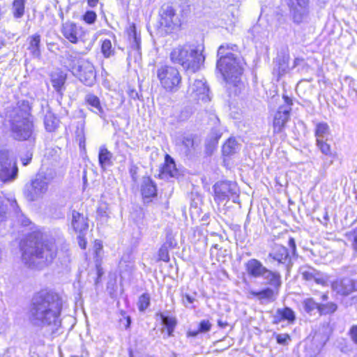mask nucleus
<instances>
[{
	"label": "nucleus",
	"mask_w": 357,
	"mask_h": 357,
	"mask_svg": "<svg viewBox=\"0 0 357 357\" xmlns=\"http://www.w3.org/2000/svg\"><path fill=\"white\" fill-rule=\"evenodd\" d=\"M157 77L166 91L174 92L180 88L181 76L176 67L168 65L160 66L157 70Z\"/></svg>",
	"instance_id": "nucleus-6"
},
{
	"label": "nucleus",
	"mask_w": 357,
	"mask_h": 357,
	"mask_svg": "<svg viewBox=\"0 0 357 357\" xmlns=\"http://www.w3.org/2000/svg\"><path fill=\"white\" fill-rule=\"evenodd\" d=\"M10 205L13 207L15 213H16V218L17 222L22 226H28L31 224V221L29 218L24 216L23 213H21L20 209L16 202V200L13 199L10 202Z\"/></svg>",
	"instance_id": "nucleus-36"
},
{
	"label": "nucleus",
	"mask_w": 357,
	"mask_h": 357,
	"mask_svg": "<svg viewBox=\"0 0 357 357\" xmlns=\"http://www.w3.org/2000/svg\"><path fill=\"white\" fill-rule=\"evenodd\" d=\"M199 333H200V331L198 329L197 331H188L187 335L188 337H196Z\"/></svg>",
	"instance_id": "nucleus-60"
},
{
	"label": "nucleus",
	"mask_w": 357,
	"mask_h": 357,
	"mask_svg": "<svg viewBox=\"0 0 357 357\" xmlns=\"http://www.w3.org/2000/svg\"><path fill=\"white\" fill-rule=\"evenodd\" d=\"M332 289L337 294L344 296L357 291L356 282L349 278L336 280L332 283Z\"/></svg>",
	"instance_id": "nucleus-15"
},
{
	"label": "nucleus",
	"mask_w": 357,
	"mask_h": 357,
	"mask_svg": "<svg viewBox=\"0 0 357 357\" xmlns=\"http://www.w3.org/2000/svg\"><path fill=\"white\" fill-rule=\"evenodd\" d=\"M337 310V305L334 302L319 303V313L320 315L331 314Z\"/></svg>",
	"instance_id": "nucleus-37"
},
{
	"label": "nucleus",
	"mask_w": 357,
	"mask_h": 357,
	"mask_svg": "<svg viewBox=\"0 0 357 357\" xmlns=\"http://www.w3.org/2000/svg\"><path fill=\"white\" fill-rule=\"evenodd\" d=\"M300 273L303 280L306 281H314L317 284H324L326 280L324 275L311 266H303L300 268Z\"/></svg>",
	"instance_id": "nucleus-18"
},
{
	"label": "nucleus",
	"mask_w": 357,
	"mask_h": 357,
	"mask_svg": "<svg viewBox=\"0 0 357 357\" xmlns=\"http://www.w3.org/2000/svg\"><path fill=\"white\" fill-rule=\"evenodd\" d=\"M130 38L132 40V42H131L132 47L135 50H138L139 49L140 38H138L137 36V33H136L135 26H133V29L132 30V33L130 34Z\"/></svg>",
	"instance_id": "nucleus-48"
},
{
	"label": "nucleus",
	"mask_w": 357,
	"mask_h": 357,
	"mask_svg": "<svg viewBox=\"0 0 357 357\" xmlns=\"http://www.w3.org/2000/svg\"><path fill=\"white\" fill-rule=\"evenodd\" d=\"M268 258L284 265L288 268L291 263V257L287 248L282 245L275 244L272 251L268 254Z\"/></svg>",
	"instance_id": "nucleus-16"
},
{
	"label": "nucleus",
	"mask_w": 357,
	"mask_h": 357,
	"mask_svg": "<svg viewBox=\"0 0 357 357\" xmlns=\"http://www.w3.org/2000/svg\"><path fill=\"white\" fill-rule=\"evenodd\" d=\"M162 324L167 328L168 337H171L176 324V319L170 317H165L162 315Z\"/></svg>",
	"instance_id": "nucleus-40"
},
{
	"label": "nucleus",
	"mask_w": 357,
	"mask_h": 357,
	"mask_svg": "<svg viewBox=\"0 0 357 357\" xmlns=\"http://www.w3.org/2000/svg\"><path fill=\"white\" fill-rule=\"evenodd\" d=\"M159 259L163 261L167 262L169 261V255L167 247L164 245H162L158 252Z\"/></svg>",
	"instance_id": "nucleus-47"
},
{
	"label": "nucleus",
	"mask_w": 357,
	"mask_h": 357,
	"mask_svg": "<svg viewBox=\"0 0 357 357\" xmlns=\"http://www.w3.org/2000/svg\"><path fill=\"white\" fill-rule=\"evenodd\" d=\"M181 20L175 10L169 5H163L160 10L159 29L164 33H169L178 29Z\"/></svg>",
	"instance_id": "nucleus-9"
},
{
	"label": "nucleus",
	"mask_w": 357,
	"mask_h": 357,
	"mask_svg": "<svg viewBox=\"0 0 357 357\" xmlns=\"http://www.w3.org/2000/svg\"><path fill=\"white\" fill-rule=\"evenodd\" d=\"M26 0H14L12 4V13L15 18H21L24 14Z\"/></svg>",
	"instance_id": "nucleus-35"
},
{
	"label": "nucleus",
	"mask_w": 357,
	"mask_h": 357,
	"mask_svg": "<svg viewBox=\"0 0 357 357\" xmlns=\"http://www.w3.org/2000/svg\"><path fill=\"white\" fill-rule=\"evenodd\" d=\"M162 174L165 176L177 177L179 175V171L176 167L174 159L168 154L165 158V165L162 169Z\"/></svg>",
	"instance_id": "nucleus-22"
},
{
	"label": "nucleus",
	"mask_w": 357,
	"mask_h": 357,
	"mask_svg": "<svg viewBox=\"0 0 357 357\" xmlns=\"http://www.w3.org/2000/svg\"><path fill=\"white\" fill-rule=\"evenodd\" d=\"M66 79V75L63 71L56 70L51 74V82L57 92H60Z\"/></svg>",
	"instance_id": "nucleus-28"
},
{
	"label": "nucleus",
	"mask_w": 357,
	"mask_h": 357,
	"mask_svg": "<svg viewBox=\"0 0 357 357\" xmlns=\"http://www.w3.org/2000/svg\"><path fill=\"white\" fill-rule=\"evenodd\" d=\"M250 294L252 296L257 297L260 301L264 300L268 302H273L276 299L278 291L271 288H266L259 291H250Z\"/></svg>",
	"instance_id": "nucleus-24"
},
{
	"label": "nucleus",
	"mask_w": 357,
	"mask_h": 357,
	"mask_svg": "<svg viewBox=\"0 0 357 357\" xmlns=\"http://www.w3.org/2000/svg\"><path fill=\"white\" fill-rule=\"evenodd\" d=\"M7 218V207L3 203V198L0 196V222L6 220Z\"/></svg>",
	"instance_id": "nucleus-50"
},
{
	"label": "nucleus",
	"mask_w": 357,
	"mask_h": 357,
	"mask_svg": "<svg viewBox=\"0 0 357 357\" xmlns=\"http://www.w3.org/2000/svg\"><path fill=\"white\" fill-rule=\"evenodd\" d=\"M84 100L87 104L91 107V110L92 112L98 114L100 116L104 115V109L101 106L100 99L98 96L92 93H89L86 95Z\"/></svg>",
	"instance_id": "nucleus-26"
},
{
	"label": "nucleus",
	"mask_w": 357,
	"mask_h": 357,
	"mask_svg": "<svg viewBox=\"0 0 357 357\" xmlns=\"http://www.w3.org/2000/svg\"><path fill=\"white\" fill-rule=\"evenodd\" d=\"M64 301L62 296L52 291H40L32 298L28 317L30 324L37 328L58 327Z\"/></svg>",
	"instance_id": "nucleus-1"
},
{
	"label": "nucleus",
	"mask_w": 357,
	"mask_h": 357,
	"mask_svg": "<svg viewBox=\"0 0 357 357\" xmlns=\"http://www.w3.org/2000/svg\"><path fill=\"white\" fill-rule=\"evenodd\" d=\"M211 322L208 320L204 319L199 323L198 329L200 333H207L211 330Z\"/></svg>",
	"instance_id": "nucleus-49"
},
{
	"label": "nucleus",
	"mask_w": 357,
	"mask_h": 357,
	"mask_svg": "<svg viewBox=\"0 0 357 357\" xmlns=\"http://www.w3.org/2000/svg\"><path fill=\"white\" fill-rule=\"evenodd\" d=\"M265 267L262 263L256 259H250L245 264V269L248 275L258 278L264 275L266 271Z\"/></svg>",
	"instance_id": "nucleus-19"
},
{
	"label": "nucleus",
	"mask_w": 357,
	"mask_h": 357,
	"mask_svg": "<svg viewBox=\"0 0 357 357\" xmlns=\"http://www.w3.org/2000/svg\"><path fill=\"white\" fill-rule=\"evenodd\" d=\"M209 89L204 79H195L188 89V93L193 96L195 99L201 100L204 102L210 100Z\"/></svg>",
	"instance_id": "nucleus-14"
},
{
	"label": "nucleus",
	"mask_w": 357,
	"mask_h": 357,
	"mask_svg": "<svg viewBox=\"0 0 357 357\" xmlns=\"http://www.w3.org/2000/svg\"><path fill=\"white\" fill-rule=\"evenodd\" d=\"M13 136L18 140L28 139L33 132V117L25 110L15 108L7 114Z\"/></svg>",
	"instance_id": "nucleus-5"
},
{
	"label": "nucleus",
	"mask_w": 357,
	"mask_h": 357,
	"mask_svg": "<svg viewBox=\"0 0 357 357\" xmlns=\"http://www.w3.org/2000/svg\"><path fill=\"white\" fill-rule=\"evenodd\" d=\"M84 20L88 24H92L96 21V14L93 11H87L83 16Z\"/></svg>",
	"instance_id": "nucleus-51"
},
{
	"label": "nucleus",
	"mask_w": 357,
	"mask_h": 357,
	"mask_svg": "<svg viewBox=\"0 0 357 357\" xmlns=\"http://www.w3.org/2000/svg\"><path fill=\"white\" fill-rule=\"evenodd\" d=\"M127 93L128 96L132 99H136L138 97L137 91L135 89H131L130 86L128 87Z\"/></svg>",
	"instance_id": "nucleus-53"
},
{
	"label": "nucleus",
	"mask_w": 357,
	"mask_h": 357,
	"mask_svg": "<svg viewBox=\"0 0 357 357\" xmlns=\"http://www.w3.org/2000/svg\"><path fill=\"white\" fill-rule=\"evenodd\" d=\"M176 144L180 146L181 150L185 154H190L194 147V139L191 135H182L176 139Z\"/></svg>",
	"instance_id": "nucleus-23"
},
{
	"label": "nucleus",
	"mask_w": 357,
	"mask_h": 357,
	"mask_svg": "<svg viewBox=\"0 0 357 357\" xmlns=\"http://www.w3.org/2000/svg\"><path fill=\"white\" fill-rule=\"evenodd\" d=\"M294 68H296L298 73L305 75L310 70V66L303 59L296 58L292 66V69Z\"/></svg>",
	"instance_id": "nucleus-38"
},
{
	"label": "nucleus",
	"mask_w": 357,
	"mask_h": 357,
	"mask_svg": "<svg viewBox=\"0 0 357 357\" xmlns=\"http://www.w3.org/2000/svg\"><path fill=\"white\" fill-rule=\"evenodd\" d=\"M53 179L51 174H38L29 185H26V196L30 201L42 198L47 192L50 183Z\"/></svg>",
	"instance_id": "nucleus-7"
},
{
	"label": "nucleus",
	"mask_w": 357,
	"mask_h": 357,
	"mask_svg": "<svg viewBox=\"0 0 357 357\" xmlns=\"http://www.w3.org/2000/svg\"><path fill=\"white\" fill-rule=\"evenodd\" d=\"M59 120L50 112L46 113L44 118V124L45 129L49 132H52L58 127Z\"/></svg>",
	"instance_id": "nucleus-33"
},
{
	"label": "nucleus",
	"mask_w": 357,
	"mask_h": 357,
	"mask_svg": "<svg viewBox=\"0 0 357 357\" xmlns=\"http://www.w3.org/2000/svg\"><path fill=\"white\" fill-rule=\"evenodd\" d=\"M142 195L146 198L156 195V186L150 178H145L141 188Z\"/></svg>",
	"instance_id": "nucleus-29"
},
{
	"label": "nucleus",
	"mask_w": 357,
	"mask_h": 357,
	"mask_svg": "<svg viewBox=\"0 0 357 357\" xmlns=\"http://www.w3.org/2000/svg\"><path fill=\"white\" fill-rule=\"evenodd\" d=\"M120 274L131 273L135 269L134 263L132 261H126L123 259L119 263Z\"/></svg>",
	"instance_id": "nucleus-42"
},
{
	"label": "nucleus",
	"mask_w": 357,
	"mask_h": 357,
	"mask_svg": "<svg viewBox=\"0 0 357 357\" xmlns=\"http://www.w3.org/2000/svg\"><path fill=\"white\" fill-rule=\"evenodd\" d=\"M349 241H351L353 248L357 251V227L352 231L347 233Z\"/></svg>",
	"instance_id": "nucleus-46"
},
{
	"label": "nucleus",
	"mask_w": 357,
	"mask_h": 357,
	"mask_svg": "<svg viewBox=\"0 0 357 357\" xmlns=\"http://www.w3.org/2000/svg\"><path fill=\"white\" fill-rule=\"evenodd\" d=\"M289 337L288 335H278L277 336V342L279 344H284Z\"/></svg>",
	"instance_id": "nucleus-55"
},
{
	"label": "nucleus",
	"mask_w": 357,
	"mask_h": 357,
	"mask_svg": "<svg viewBox=\"0 0 357 357\" xmlns=\"http://www.w3.org/2000/svg\"><path fill=\"white\" fill-rule=\"evenodd\" d=\"M6 321L0 318V333L6 328Z\"/></svg>",
	"instance_id": "nucleus-58"
},
{
	"label": "nucleus",
	"mask_w": 357,
	"mask_h": 357,
	"mask_svg": "<svg viewBox=\"0 0 357 357\" xmlns=\"http://www.w3.org/2000/svg\"><path fill=\"white\" fill-rule=\"evenodd\" d=\"M284 104L280 106L273 119V132L279 133L282 131L286 123L289 120L291 111L292 100L284 95Z\"/></svg>",
	"instance_id": "nucleus-11"
},
{
	"label": "nucleus",
	"mask_w": 357,
	"mask_h": 357,
	"mask_svg": "<svg viewBox=\"0 0 357 357\" xmlns=\"http://www.w3.org/2000/svg\"><path fill=\"white\" fill-rule=\"evenodd\" d=\"M316 141L321 139H327L330 133L329 126L326 123H318L315 128Z\"/></svg>",
	"instance_id": "nucleus-34"
},
{
	"label": "nucleus",
	"mask_w": 357,
	"mask_h": 357,
	"mask_svg": "<svg viewBox=\"0 0 357 357\" xmlns=\"http://www.w3.org/2000/svg\"><path fill=\"white\" fill-rule=\"evenodd\" d=\"M317 146L323 154L328 155L331 153V146L325 139L317 140Z\"/></svg>",
	"instance_id": "nucleus-45"
},
{
	"label": "nucleus",
	"mask_w": 357,
	"mask_h": 357,
	"mask_svg": "<svg viewBox=\"0 0 357 357\" xmlns=\"http://www.w3.org/2000/svg\"><path fill=\"white\" fill-rule=\"evenodd\" d=\"M62 33L72 43H77L82 37V29L71 22L63 24Z\"/></svg>",
	"instance_id": "nucleus-17"
},
{
	"label": "nucleus",
	"mask_w": 357,
	"mask_h": 357,
	"mask_svg": "<svg viewBox=\"0 0 357 357\" xmlns=\"http://www.w3.org/2000/svg\"><path fill=\"white\" fill-rule=\"evenodd\" d=\"M31 160V157H29V158H22V164L24 165H28L30 162Z\"/></svg>",
	"instance_id": "nucleus-62"
},
{
	"label": "nucleus",
	"mask_w": 357,
	"mask_h": 357,
	"mask_svg": "<svg viewBox=\"0 0 357 357\" xmlns=\"http://www.w3.org/2000/svg\"><path fill=\"white\" fill-rule=\"evenodd\" d=\"M98 0H88L89 3L91 6H94L98 3Z\"/></svg>",
	"instance_id": "nucleus-64"
},
{
	"label": "nucleus",
	"mask_w": 357,
	"mask_h": 357,
	"mask_svg": "<svg viewBox=\"0 0 357 357\" xmlns=\"http://www.w3.org/2000/svg\"><path fill=\"white\" fill-rule=\"evenodd\" d=\"M222 134V132L220 128H213L207 138L208 144L210 146H215L221 137Z\"/></svg>",
	"instance_id": "nucleus-41"
},
{
	"label": "nucleus",
	"mask_w": 357,
	"mask_h": 357,
	"mask_svg": "<svg viewBox=\"0 0 357 357\" xmlns=\"http://www.w3.org/2000/svg\"><path fill=\"white\" fill-rule=\"evenodd\" d=\"M78 243L82 249H85L86 242L84 240V238H83V236H82V234H79V235L78 236Z\"/></svg>",
	"instance_id": "nucleus-57"
},
{
	"label": "nucleus",
	"mask_w": 357,
	"mask_h": 357,
	"mask_svg": "<svg viewBox=\"0 0 357 357\" xmlns=\"http://www.w3.org/2000/svg\"><path fill=\"white\" fill-rule=\"evenodd\" d=\"M29 50L35 57H39L40 55V36L39 34H33L29 37Z\"/></svg>",
	"instance_id": "nucleus-31"
},
{
	"label": "nucleus",
	"mask_w": 357,
	"mask_h": 357,
	"mask_svg": "<svg viewBox=\"0 0 357 357\" xmlns=\"http://www.w3.org/2000/svg\"><path fill=\"white\" fill-rule=\"evenodd\" d=\"M73 73L85 85L92 86L96 81V72L93 64L88 60L73 59L70 63Z\"/></svg>",
	"instance_id": "nucleus-8"
},
{
	"label": "nucleus",
	"mask_w": 357,
	"mask_h": 357,
	"mask_svg": "<svg viewBox=\"0 0 357 357\" xmlns=\"http://www.w3.org/2000/svg\"><path fill=\"white\" fill-rule=\"evenodd\" d=\"M150 305V296L147 294H143L139 296L138 301V308L139 311H144Z\"/></svg>",
	"instance_id": "nucleus-44"
},
{
	"label": "nucleus",
	"mask_w": 357,
	"mask_h": 357,
	"mask_svg": "<svg viewBox=\"0 0 357 357\" xmlns=\"http://www.w3.org/2000/svg\"><path fill=\"white\" fill-rule=\"evenodd\" d=\"M101 51L105 58H109L114 54V50L110 40L105 39L102 41Z\"/></svg>",
	"instance_id": "nucleus-43"
},
{
	"label": "nucleus",
	"mask_w": 357,
	"mask_h": 357,
	"mask_svg": "<svg viewBox=\"0 0 357 357\" xmlns=\"http://www.w3.org/2000/svg\"><path fill=\"white\" fill-rule=\"evenodd\" d=\"M267 281V283L273 287L277 290L281 285L280 275L278 272L272 271L267 268L264 273V275H261Z\"/></svg>",
	"instance_id": "nucleus-27"
},
{
	"label": "nucleus",
	"mask_w": 357,
	"mask_h": 357,
	"mask_svg": "<svg viewBox=\"0 0 357 357\" xmlns=\"http://www.w3.org/2000/svg\"><path fill=\"white\" fill-rule=\"evenodd\" d=\"M56 245L54 239H43L40 232L31 234L22 247V260L29 267H39L50 262L56 255Z\"/></svg>",
	"instance_id": "nucleus-2"
},
{
	"label": "nucleus",
	"mask_w": 357,
	"mask_h": 357,
	"mask_svg": "<svg viewBox=\"0 0 357 357\" xmlns=\"http://www.w3.org/2000/svg\"><path fill=\"white\" fill-rule=\"evenodd\" d=\"M215 200L218 202H224L229 198L230 195L236 194V185L231 182L220 181L213 185Z\"/></svg>",
	"instance_id": "nucleus-13"
},
{
	"label": "nucleus",
	"mask_w": 357,
	"mask_h": 357,
	"mask_svg": "<svg viewBox=\"0 0 357 357\" xmlns=\"http://www.w3.org/2000/svg\"><path fill=\"white\" fill-rule=\"evenodd\" d=\"M321 298L323 301H327L328 299V295L327 293H324L321 295Z\"/></svg>",
	"instance_id": "nucleus-63"
},
{
	"label": "nucleus",
	"mask_w": 357,
	"mask_h": 357,
	"mask_svg": "<svg viewBox=\"0 0 357 357\" xmlns=\"http://www.w3.org/2000/svg\"><path fill=\"white\" fill-rule=\"evenodd\" d=\"M125 321L122 319H120V321L122 324L124 325V327L126 329L130 327L131 320L130 317L129 316L124 317Z\"/></svg>",
	"instance_id": "nucleus-56"
},
{
	"label": "nucleus",
	"mask_w": 357,
	"mask_h": 357,
	"mask_svg": "<svg viewBox=\"0 0 357 357\" xmlns=\"http://www.w3.org/2000/svg\"><path fill=\"white\" fill-rule=\"evenodd\" d=\"M227 44L222 45L218 50L217 68L221 73L224 80L229 84H236L243 73V68L240 58L233 53L225 54V50L229 49Z\"/></svg>",
	"instance_id": "nucleus-4"
},
{
	"label": "nucleus",
	"mask_w": 357,
	"mask_h": 357,
	"mask_svg": "<svg viewBox=\"0 0 357 357\" xmlns=\"http://www.w3.org/2000/svg\"><path fill=\"white\" fill-rule=\"evenodd\" d=\"M170 59L185 70L195 73L199 70L205 58L195 45L187 43L174 47L170 53Z\"/></svg>",
	"instance_id": "nucleus-3"
},
{
	"label": "nucleus",
	"mask_w": 357,
	"mask_h": 357,
	"mask_svg": "<svg viewBox=\"0 0 357 357\" xmlns=\"http://www.w3.org/2000/svg\"><path fill=\"white\" fill-rule=\"evenodd\" d=\"M239 150L240 144L233 137L229 138L222 146V153L225 155H230L234 154Z\"/></svg>",
	"instance_id": "nucleus-30"
},
{
	"label": "nucleus",
	"mask_w": 357,
	"mask_h": 357,
	"mask_svg": "<svg viewBox=\"0 0 357 357\" xmlns=\"http://www.w3.org/2000/svg\"><path fill=\"white\" fill-rule=\"evenodd\" d=\"M112 158V153L105 146L100 147L98 161L102 168H105V166L110 165Z\"/></svg>",
	"instance_id": "nucleus-32"
},
{
	"label": "nucleus",
	"mask_w": 357,
	"mask_h": 357,
	"mask_svg": "<svg viewBox=\"0 0 357 357\" xmlns=\"http://www.w3.org/2000/svg\"><path fill=\"white\" fill-rule=\"evenodd\" d=\"M309 0H289V6L295 23L307 22L310 17Z\"/></svg>",
	"instance_id": "nucleus-12"
},
{
	"label": "nucleus",
	"mask_w": 357,
	"mask_h": 357,
	"mask_svg": "<svg viewBox=\"0 0 357 357\" xmlns=\"http://www.w3.org/2000/svg\"><path fill=\"white\" fill-rule=\"evenodd\" d=\"M303 305L305 311L308 314H312L315 310L319 312V303H317L312 298H307L303 300Z\"/></svg>",
	"instance_id": "nucleus-39"
},
{
	"label": "nucleus",
	"mask_w": 357,
	"mask_h": 357,
	"mask_svg": "<svg viewBox=\"0 0 357 357\" xmlns=\"http://www.w3.org/2000/svg\"><path fill=\"white\" fill-rule=\"evenodd\" d=\"M227 45L229 46V49L225 50V54H228V53H231V51H234L236 48V45H230L229 44H227Z\"/></svg>",
	"instance_id": "nucleus-59"
},
{
	"label": "nucleus",
	"mask_w": 357,
	"mask_h": 357,
	"mask_svg": "<svg viewBox=\"0 0 357 357\" xmlns=\"http://www.w3.org/2000/svg\"><path fill=\"white\" fill-rule=\"evenodd\" d=\"M71 224L74 230L79 234H82L89 227L87 218L83 214L76 211H73L72 212Z\"/></svg>",
	"instance_id": "nucleus-20"
},
{
	"label": "nucleus",
	"mask_w": 357,
	"mask_h": 357,
	"mask_svg": "<svg viewBox=\"0 0 357 357\" xmlns=\"http://www.w3.org/2000/svg\"><path fill=\"white\" fill-rule=\"evenodd\" d=\"M348 334L354 344L357 345V326H352L350 328Z\"/></svg>",
	"instance_id": "nucleus-52"
},
{
	"label": "nucleus",
	"mask_w": 357,
	"mask_h": 357,
	"mask_svg": "<svg viewBox=\"0 0 357 357\" xmlns=\"http://www.w3.org/2000/svg\"><path fill=\"white\" fill-rule=\"evenodd\" d=\"M273 324H279L282 321L287 320L293 322L295 320L294 311L289 307L278 308L273 317Z\"/></svg>",
	"instance_id": "nucleus-21"
},
{
	"label": "nucleus",
	"mask_w": 357,
	"mask_h": 357,
	"mask_svg": "<svg viewBox=\"0 0 357 357\" xmlns=\"http://www.w3.org/2000/svg\"><path fill=\"white\" fill-rule=\"evenodd\" d=\"M18 168L11 151L0 150V178L4 182L13 181L17 176Z\"/></svg>",
	"instance_id": "nucleus-10"
},
{
	"label": "nucleus",
	"mask_w": 357,
	"mask_h": 357,
	"mask_svg": "<svg viewBox=\"0 0 357 357\" xmlns=\"http://www.w3.org/2000/svg\"><path fill=\"white\" fill-rule=\"evenodd\" d=\"M289 56L281 55L278 56L275 59V66L273 68V72L277 73L278 77L284 75L289 69Z\"/></svg>",
	"instance_id": "nucleus-25"
},
{
	"label": "nucleus",
	"mask_w": 357,
	"mask_h": 357,
	"mask_svg": "<svg viewBox=\"0 0 357 357\" xmlns=\"http://www.w3.org/2000/svg\"><path fill=\"white\" fill-rule=\"evenodd\" d=\"M288 245L291 248V251L292 254L294 255L296 250V246L295 241L293 238H289Z\"/></svg>",
	"instance_id": "nucleus-54"
},
{
	"label": "nucleus",
	"mask_w": 357,
	"mask_h": 357,
	"mask_svg": "<svg viewBox=\"0 0 357 357\" xmlns=\"http://www.w3.org/2000/svg\"><path fill=\"white\" fill-rule=\"evenodd\" d=\"M185 298L188 303H192L195 301V298L188 294L185 296Z\"/></svg>",
	"instance_id": "nucleus-61"
}]
</instances>
